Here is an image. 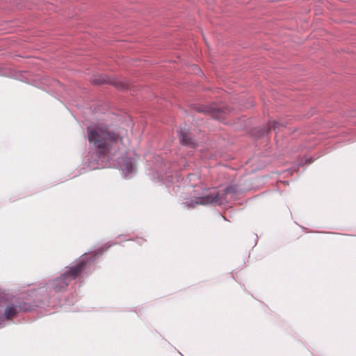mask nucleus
Listing matches in <instances>:
<instances>
[{
	"mask_svg": "<svg viewBox=\"0 0 356 356\" xmlns=\"http://www.w3.org/2000/svg\"><path fill=\"white\" fill-rule=\"evenodd\" d=\"M88 139L91 147L99 159L104 158L113 147L119 148L122 138L104 125H92L87 128Z\"/></svg>",
	"mask_w": 356,
	"mask_h": 356,
	"instance_id": "f257e3e1",
	"label": "nucleus"
},
{
	"mask_svg": "<svg viewBox=\"0 0 356 356\" xmlns=\"http://www.w3.org/2000/svg\"><path fill=\"white\" fill-rule=\"evenodd\" d=\"M280 127H283V124L278 122L273 121L269 122V129H273L275 131H279L280 129Z\"/></svg>",
	"mask_w": 356,
	"mask_h": 356,
	"instance_id": "1a4fd4ad",
	"label": "nucleus"
},
{
	"mask_svg": "<svg viewBox=\"0 0 356 356\" xmlns=\"http://www.w3.org/2000/svg\"><path fill=\"white\" fill-rule=\"evenodd\" d=\"M179 140L183 145L191 147H195L196 146L195 140L192 138L187 132L181 131L179 134Z\"/></svg>",
	"mask_w": 356,
	"mask_h": 356,
	"instance_id": "39448f33",
	"label": "nucleus"
},
{
	"mask_svg": "<svg viewBox=\"0 0 356 356\" xmlns=\"http://www.w3.org/2000/svg\"><path fill=\"white\" fill-rule=\"evenodd\" d=\"M0 307L4 310L3 313L0 314V324L5 320L12 319L20 312L29 309L22 298L9 294L0 299Z\"/></svg>",
	"mask_w": 356,
	"mask_h": 356,
	"instance_id": "7ed1b4c3",
	"label": "nucleus"
},
{
	"mask_svg": "<svg viewBox=\"0 0 356 356\" xmlns=\"http://www.w3.org/2000/svg\"><path fill=\"white\" fill-rule=\"evenodd\" d=\"M92 81L93 82V83L97 84V85L108 82L111 84L115 85L118 88L124 89V88H127V85L122 82H119V81L118 82H113V81H107L103 76H99V78H95Z\"/></svg>",
	"mask_w": 356,
	"mask_h": 356,
	"instance_id": "0eeeda50",
	"label": "nucleus"
},
{
	"mask_svg": "<svg viewBox=\"0 0 356 356\" xmlns=\"http://www.w3.org/2000/svg\"><path fill=\"white\" fill-rule=\"evenodd\" d=\"M211 114L213 118L220 120L222 118V111L220 108H212L211 111Z\"/></svg>",
	"mask_w": 356,
	"mask_h": 356,
	"instance_id": "6e6552de",
	"label": "nucleus"
},
{
	"mask_svg": "<svg viewBox=\"0 0 356 356\" xmlns=\"http://www.w3.org/2000/svg\"><path fill=\"white\" fill-rule=\"evenodd\" d=\"M236 192V189L234 186L227 187L222 193L216 192V190H213L208 195L188 200L184 202L182 205L186 209H193L196 205H207L209 204L221 205L227 202V195L228 194L235 193Z\"/></svg>",
	"mask_w": 356,
	"mask_h": 356,
	"instance_id": "f03ea898",
	"label": "nucleus"
},
{
	"mask_svg": "<svg viewBox=\"0 0 356 356\" xmlns=\"http://www.w3.org/2000/svg\"><path fill=\"white\" fill-rule=\"evenodd\" d=\"M198 111H199V112H201V111L204 112V110H199Z\"/></svg>",
	"mask_w": 356,
	"mask_h": 356,
	"instance_id": "9d476101",
	"label": "nucleus"
},
{
	"mask_svg": "<svg viewBox=\"0 0 356 356\" xmlns=\"http://www.w3.org/2000/svg\"><path fill=\"white\" fill-rule=\"evenodd\" d=\"M122 172L124 174L125 177H129V175L131 174L135 170V164L130 159H126L124 161V164L122 165Z\"/></svg>",
	"mask_w": 356,
	"mask_h": 356,
	"instance_id": "423d86ee",
	"label": "nucleus"
},
{
	"mask_svg": "<svg viewBox=\"0 0 356 356\" xmlns=\"http://www.w3.org/2000/svg\"><path fill=\"white\" fill-rule=\"evenodd\" d=\"M86 261L81 259L75 266L70 268L58 278L54 280V289L56 291H60L67 287L72 280L76 279L85 269Z\"/></svg>",
	"mask_w": 356,
	"mask_h": 356,
	"instance_id": "20e7f679",
	"label": "nucleus"
}]
</instances>
